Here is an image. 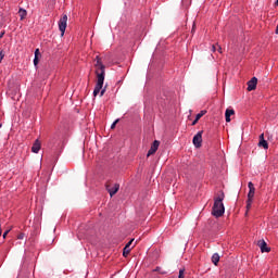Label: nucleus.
Wrapping results in <instances>:
<instances>
[{
	"instance_id": "1",
	"label": "nucleus",
	"mask_w": 278,
	"mask_h": 278,
	"mask_svg": "<svg viewBox=\"0 0 278 278\" xmlns=\"http://www.w3.org/2000/svg\"><path fill=\"white\" fill-rule=\"evenodd\" d=\"M94 62L97 83L93 89V97H97L99 92L100 97H103V94H105V89H103V84L105 81V65L103 64V59L99 55L96 56Z\"/></svg>"
},
{
	"instance_id": "2",
	"label": "nucleus",
	"mask_w": 278,
	"mask_h": 278,
	"mask_svg": "<svg viewBox=\"0 0 278 278\" xmlns=\"http://www.w3.org/2000/svg\"><path fill=\"white\" fill-rule=\"evenodd\" d=\"M223 201H225V193L222 192L214 200L212 214L215 216V218H220V216H223V214H225V204H223Z\"/></svg>"
},
{
	"instance_id": "3",
	"label": "nucleus",
	"mask_w": 278,
	"mask_h": 278,
	"mask_svg": "<svg viewBox=\"0 0 278 278\" xmlns=\"http://www.w3.org/2000/svg\"><path fill=\"white\" fill-rule=\"evenodd\" d=\"M249 193H248V200H247V210H250L253 205V199L255 198V185H253L251 181L248 184Z\"/></svg>"
},
{
	"instance_id": "4",
	"label": "nucleus",
	"mask_w": 278,
	"mask_h": 278,
	"mask_svg": "<svg viewBox=\"0 0 278 278\" xmlns=\"http://www.w3.org/2000/svg\"><path fill=\"white\" fill-rule=\"evenodd\" d=\"M67 23H68V15L63 14L59 21V30L61 31V36H64L66 31Z\"/></svg>"
},
{
	"instance_id": "5",
	"label": "nucleus",
	"mask_w": 278,
	"mask_h": 278,
	"mask_svg": "<svg viewBox=\"0 0 278 278\" xmlns=\"http://www.w3.org/2000/svg\"><path fill=\"white\" fill-rule=\"evenodd\" d=\"M192 142L195 149H201V144H203V130L197 132V135L193 137Z\"/></svg>"
},
{
	"instance_id": "6",
	"label": "nucleus",
	"mask_w": 278,
	"mask_h": 278,
	"mask_svg": "<svg viewBox=\"0 0 278 278\" xmlns=\"http://www.w3.org/2000/svg\"><path fill=\"white\" fill-rule=\"evenodd\" d=\"M106 190L110 194V197H114V194H116V192H118V190H121V185L118 184H114L112 185H106Z\"/></svg>"
},
{
	"instance_id": "7",
	"label": "nucleus",
	"mask_w": 278,
	"mask_h": 278,
	"mask_svg": "<svg viewBox=\"0 0 278 278\" xmlns=\"http://www.w3.org/2000/svg\"><path fill=\"white\" fill-rule=\"evenodd\" d=\"M157 149H160V141L154 140L150 150L148 151L147 157H151V155H155L157 152Z\"/></svg>"
},
{
	"instance_id": "8",
	"label": "nucleus",
	"mask_w": 278,
	"mask_h": 278,
	"mask_svg": "<svg viewBox=\"0 0 278 278\" xmlns=\"http://www.w3.org/2000/svg\"><path fill=\"white\" fill-rule=\"evenodd\" d=\"M257 88V78L253 77L248 81V92H251Z\"/></svg>"
},
{
	"instance_id": "9",
	"label": "nucleus",
	"mask_w": 278,
	"mask_h": 278,
	"mask_svg": "<svg viewBox=\"0 0 278 278\" xmlns=\"http://www.w3.org/2000/svg\"><path fill=\"white\" fill-rule=\"evenodd\" d=\"M41 147H42V143L40 142L39 139H37V140L33 143L31 152H33V153H39Z\"/></svg>"
},
{
	"instance_id": "10",
	"label": "nucleus",
	"mask_w": 278,
	"mask_h": 278,
	"mask_svg": "<svg viewBox=\"0 0 278 278\" xmlns=\"http://www.w3.org/2000/svg\"><path fill=\"white\" fill-rule=\"evenodd\" d=\"M258 247L262 253H270V248H268V245L266 244V241L264 240L258 241Z\"/></svg>"
},
{
	"instance_id": "11",
	"label": "nucleus",
	"mask_w": 278,
	"mask_h": 278,
	"mask_svg": "<svg viewBox=\"0 0 278 278\" xmlns=\"http://www.w3.org/2000/svg\"><path fill=\"white\" fill-rule=\"evenodd\" d=\"M233 114H236V111H233V109L226 110L225 112L226 123H231V116H233Z\"/></svg>"
},
{
	"instance_id": "12",
	"label": "nucleus",
	"mask_w": 278,
	"mask_h": 278,
	"mask_svg": "<svg viewBox=\"0 0 278 278\" xmlns=\"http://www.w3.org/2000/svg\"><path fill=\"white\" fill-rule=\"evenodd\" d=\"M258 147H263V149H268V141L264 139V134L260 135Z\"/></svg>"
},
{
	"instance_id": "13",
	"label": "nucleus",
	"mask_w": 278,
	"mask_h": 278,
	"mask_svg": "<svg viewBox=\"0 0 278 278\" xmlns=\"http://www.w3.org/2000/svg\"><path fill=\"white\" fill-rule=\"evenodd\" d=\"M220 262V255H218V253H214L213 256H212V263L215 265V266H218V263Z\"/></svg>"
},
{
	"instance_id": "14",
	"label": "nucleus",
	"mask_w": 278,
	"mask_h": 278,
	"mask_svg": "<svg viewBox=\"0 0 278 278\" xmlns=\"http://www.w3.org/2000/svg\"><path fill=\"white\" fill-rule=\"evenodd\" d=\"M129 253H131V248H129V245H125V248L123 250L124 257H127V255H129Z\"/></svg>"
},
{
	"instance_id": "15",
	"label": "nucleus",
	"mask_w": 278,
	"mask_h": 278,
	"mask_svg": "<svg viewBox=\"0 0 278 278\" xmlns=\"http://www.w3.org/2000/svg\"><path fill=\"white\" fill-rule=\"evenodd\" d=\"M205 114H207V111H201L200 113H198L195 115L197 121H201V118H203V116H205Z\"/></svg>"
},
{
	"instance_id": "16",
	"label": "nucleus",
	"mask_w": 278,
	"mask_h": 278,
	"mask_svg": "<svg viewBox=\"0 0 278 278\" xmlns=\"http://www.w3.org/2000/svg\"><path fill=\"white\" fill-rule=\"evenodd\" d=\"M18 14L21 18H24L25 16H27V11L25 9H20Z\"/></svg>"
},
{
	"instance_id": "17",
	"label": "nucleus",
	"mask_w": 278,
	"mask_h": 278,
	"mask_svg": "<svg viewBox=\"0 0 278 278\" xmlns=\"http://www.w3.org/2000/svg\"><path fill=\"white\" fill-rule=\"evenodd\" d=\"M4 58H5V54L3 53V51H0V64L1 62H3Z\"/></svg>"
},
{
	"instance_id": "18",
	"label": "nucleus",
	"mask_w": 278,
	"mask_h": 278,
	"mask_svg": "<svg viewBox=\"0 0 278 278\" xmlns=\"http://www.w3.org/2000/svg\"><path fill=\"white\" fill-rule=\"evenodd\" d=\"M25 238V235L23 232H20L17 235V240H23Z\"/></svg>"
},
{
	"instance_id": "19",
	"label": "nucleus",
	"mask_w": 278,
	"mask_h": 278,
	"mask_svg": "<svg viewBox=\"0 0 278 278\" xmlns=\"http://www.w3.org/2000/svg\"><path fill=\"white\" fill-rule=\"evenodd\" d=\"M184 273H185V269H180V270H179L178 278H184V277H185V276H184Z\"/></svg>"
},
{
	"instance_id": "20",
	"label": "nucleus",
	"mask_w": 278,
	"mask_h": 278,
	"mask_svg": "<svg viewBox=\"0 0 278 278\" xmlns=\"http://www.w3.org/2000/svg\"><path fill=\"white\" fill-rule=\"evenodd\" d=\"M40 55V49L35 50V58H38Z\"/></svg>"
},
{
	"instance_id": "21",
	"label": "nucleus",
	"mask_w": 278,
	"mask_h": 278,
	"mask_svg": "<svg viewBox=\"0 0 278 278\" xmlns=\"http://www.w3.org/2000/svg\"><path fill=\"white\" fill-rule=\"evenodd\" d=\"M38 62H39L38 56H35V59H34V65H35V66H38Z\"/></svg>"
},
{
	"instance_id": "22",
	"label": "nucleus",
	"mask_w": 278,
	"mask_h": 278,
	"mask_svg": "<svg viewBox=\"0 0 278 278\" xmlns=\"http://www.w3.org/2000/svg\"><path fill=\"white\" fill-rule=\"evenodd\" d=\"M8 233H10V230L4 231L3 235H2V238L3 239L8 238Z\"/></svg>"
},
{
	"instance_id": "23",
	"label": "nucleus",
	"mask_w": 278,
	"mask_h": 278,
	"mask_svg": "<svg viewBox=\"0 0 278 278\" xmlns=\"http://www.w3.org/2000/svg\"><path fill=\"white\" fill-rule=\"evenodd\" d=\"M132 242H134V239H131V240L126 244V247H128V249H131Z\"/></svg>"
},
{
	"instance_id": "24",
	"label": "nucleus",
	"mask_w": 278,
	"mask_h": 278,
	"mask_svg": "<svg viewBox=\"0 0 278 278\" xmlns=\"http://www.w3.org/2000/svg\"><path fill=\"white\" fill-rule=\"evenodd\" d=\"M213 53H216V45H213L212 46V50H211Z\"/></svg>"
},
{
	"instance_id": "25",
	"label": "nucleus",
	"mask_w": 278,
	"mask_h": 278,
	"mask_svg": "<svg viewBox=\"0 0 278 278\" xmlns=\"http://www.w3.org/2000/svg\"><path fill=\"white\" fill-rule=\"evenodd\" d=\"M118 123V121H115L112 125H111V129H114V127H116V124Z\"/></svg>"
},
{
	"instance_id": "26",
	"label": "nucleus",
	"mask_w": 278,
	"mask_h": 278,
	"mask_svg": "<svg viewBox=\"0 0 278 278\" xmlns=\"http://www.w3.org/2000/svg\"><path fill=\"white\" fill-rule=\"evenodd\" d=\"M217 51H218V53H223V48L220 46H218Z\"/></svg>"
},
{
	"instance_id": "27",
	"label": "nucleus",
	"mask_w": 278,
	"mask_h": 278,
	"mask_svg": "<svg viewBox=\"0 0 278 278\" xmlns=\"http://www.w3.org/2000/svg\"><path fill=\"white\" fill-rule=\"evenodd\" d=\"M198 123H199V119H197V118H195V119L192 122V124H191V125H193V126H194V125H197Z\"/></svg>"
},
{
	"instance_id": "28",
	"label": "nucleus",
	"mask_w": 278,
	"mask_h": 278,
	"mask_svg": "<svg viewBox=\"0 0 278 278\" xmlns=\"http://www.w3.org/2000/svg\"><path fill=\"white\" fill-rule=\"evenodd\" d=\"M3 36H5V33H4V31H2V33L0 34V40H1V38H3Z\"/></svg>"
},
{
	"instance_id": "29",
	"label": "nucleus",
	"mask_w": 278,
	"mask_h": 278,
	"mask_svg": "<svg viewBox=\"0 0 278 278\" xmlns=\"http://www.w3.org/2000/svg\"><path fill=\"white\" fill-rule=\"evenodd\" d=\"M155 270H160V267H156V269Z\"/></svg>"
},
{
	"instance_id": "30",
	"label": "nucleus",
	"mask_w": 278,
	"mask_h": 278,
	"mask_svg": "<svg viewBox=\"0 0 278 278\" xmlns=\"http://www.w3.org/2000/svg\"><path fill=\"white\" fill-rule=\"evenodd\" d=\"M192 31H194V25H193Z\"/></svg>"
},
{
	"instance_id": "31",
	"label": "nucleus",
	"mask_w": 278,
	"mask_h": 278,
	"mask_svg": "<svg viewBox=\"0 0 278 278\" xmlns=\"http://www.w3.org/2000/svg\"><path fill=\"white\" fill-rule=\"evenodd\" d=\"M277 5H278V0H277Z\"/></svg>"
}]
</instances>
